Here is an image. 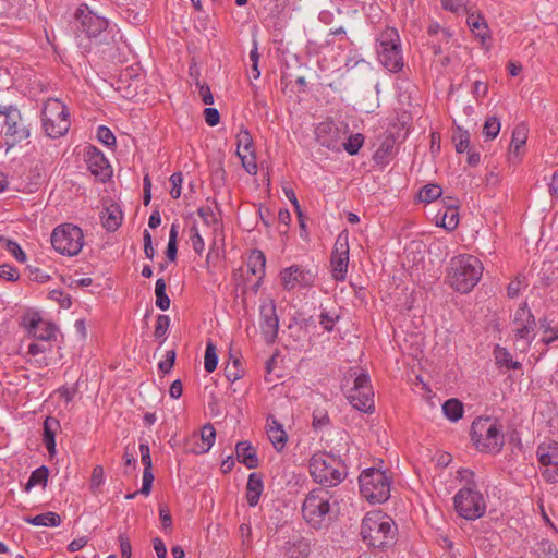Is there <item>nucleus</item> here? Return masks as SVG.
<instances>
[{
    "instance_id": "obj_1",
    "label": "nucleus",
    "mask_w": 558,
    "mask_h": 558,
    "mask_svg": "<svg viewBox=\"0 0 558 558\" xmlns=\"http://www.w3.org/2000/svg\"><path fill=\"white\" fill-rule=\"evenodd\" d=\"M360 534L368 546L386 549L396 544L398 529L389 515L381 511H372L362 520Z\"/></svg>"
},
{
    "instance_id": "obj_2",
    "label": "nucleus",
    "mask_w": 558,
    "mask_h": 558,
    "mask_svg": "<svg viewBox=\"0 0 558 558\" xmlns=\"http://www.w3.org/2000/svg\"><path fill=\"white\" fill-rule=\"evenodd\" d=\"M482 274V262L473 255L464 254L451 258L447 278L454 290L468 293L477 284Z\"/></svg>"
},
{
    "instance_id": "obj_3",
    "label": "nucleus",
    "mask_w": 558,
    "mask_h": 558,
    "mask_svg": "<svg viewBox=\"0 0 558 558\" xmlns=\"http://www.w3.org/2000/svg\"><path fill=\"white\" fill-rule=\"evenodd\" d=\"M310 474L313 480L326 487L339 485L347 476V465L343 461L327 452H316L310 459Z\"/></svg>"
},
{
    "instance_id": "obj_4",
    "label": "nucleus",
    "mask_w": 558,
    "mask_h": 558,
    "mask_svg": "<svg viewBox=\"0 0 558 558\" xmlns=\"http://www.w3.org/2000/svg\"><path fill=\"white\" fill-rule=\"evenodd\" d=\"M331 498L332 494L326 488H315L305 496L301 511L311 527L322 530L328 526Z\"/></svg>"
},
{
    "instance_id": "obj_5",
    "label": "nucleus",
    "mask_w": 558,
    "mask_h": 558,
    "mask_svg": "<svg viewBox=\"0 0 558 558\" xmlns=\"http://www.w3.org/2000/svg\"><path fill=\"white\" fill-rule=\"evenodd\" d=\"M471 439L481 452L497 453L502 449L504 435L490 417H477L471 426Z\"/></svg>"
},
{
    "instance_id": "obj_6",
    "label": "nucleus",
    "mask_w": 558,
    "mask_h": 558,
    "mask_svg": "<svg viewBox=\"0 0 558 558\" xmlns=\"http://www.w3.org/2000/svg\"><path fill=\"white\" fill-rule=\"evenodd\" d=\"M377 56L379 62L388 71L398 73L403 69V57L400 37L396 28L386 27L377 38Z\"/></svg>"
},
{
    "instance_id": "obj_7",
    "label": "nucleus",
    "mask_w": 558,
    "mask_h": 558,
    "mask_svg": "<svg viewBox=\"0 0 558 558\" xmlns=\"http://www.w3.org/2000/svg\"><path fill=\"white\" fill-rule=\"evenodd\" d=\"M360 492L372 504H383L390 497V477L386 472L369 468L359 476Z\"/></svg>"
},
{
    "instance_id": "obj_8",
    "label": "nucleus",
    "mask_w": 558,
    "mask_h": 558,
    "mask_svg": "<svg viewBox=\"0 0 558 558\" xmlns=\"http://www.w3.org/2000/svg\"><path fill=\"white\" fill-rule=\"evenodd\" d=\"M41 124L45 134L50 138L63 136L70 129V112L59 99H48L41 110Z\"/></svg>"
},
{
    "instance_id": "obj_9",
    "label": "nucleus",
    "mask_w": 558,
    "mask_h": 558,
    "mask_svg": "<svg viewBox=\"0 0 558 558\" xmlns=\"http://www.w3.org/2000/svg\"><path fill=\"white\" fill-rule=\"evenodd\" d=\"M0 134L10 147L29 137V129L24 124L17 107L13 105L0 106Z\"/></svg>"
},
{
    "instance_id": "obj_10",
    "label": "nucleus",
    "mask_w": 558,
    "mask_h": 558,
    "mask_svg": "<svg viewBox=\"0 0 558 558\" xmlns=\"http://www.w3.org/2000/svg\"><path fill=\"white\" fill-rule=\"evenodd\" d=\"M456 512L463 519L474 521L486 512V502L481 492L473 487L460 488L453 497Z\"/></svg>"
},
{
    "instance_id": "obj_11",
    "label": "nucleus",
    "mask_w": 558,
    "mask_h": 558,
    "mask_svg": "<svg viewBox=\"0 0 558 558\" xmlns=\"http://www.w3.org/2000/svg\"><path fill=\"white\" fill-rule=\"evenodd\" d=\"M53 248L66 256L77 255L84 245V235L81 228L72 223L58 226L51 234Z\"/></svg>"
},
{
    "instance_id": "obj_12",
    "label": "nucleus",
    "mask_w": 558,
    "mask_h": 558,
    "mask_svg": "<svg viewBox=\"0 0 558 558\" xmlns=\"http://www.w3.org/2000/svg\"><path fill=\"white\" fill-rule=\"evenodd\" d=\"M350 375L355 376V378L354 386L347 395L348 401L354 409L361 412L373 413L375 410V404L369 375L364 372L357 374L356 371Z\"/></svg>"
},
{
    "instance_id": "obj_13",
    "label": "nucleus",
    "mask_w": 558,
    "mask_h": 558,
    "mask_svg": "<svg viewBox=\"0 0 558 558\" xmlns=\"http://www.w3.org/2000/svg\"><path fill=\"white\" fill-rule=\"evenodd\" d=\"M512 332L517 341L524 342L523 350L530 347L536 336V320L525 302L514 313Z\"/></svg>"
},
{
    "instance_id": "obj_14",
    "label": "nucleus",
    "mask_w": 558,
    "mask_h": 558,
    "mask_svg": "<svg viewBox=\"0 0 558 558\" xmlns=\"http://www.w3.org/2000/svg\"><path fill=\"white\" fill-rule=\"evenodd\" d=\"M349 265V236L348 233L341 232L335 242L331 253L330 267L332 278L336 281H343Z\"/></svg>"
},
{
    "instance_id": "obj_15",
    "label": "nucleus",
    "mask_w": 558,
    "mask_h": 558,
    "mask_svg": "<svg viewBox=\"0 0 558 558\" xmlns=\"http://www.w3.org/2000/svg\"><path fill=\"white\" fill-rule=\"evenodd\" d=\"M76 19L80 22L81 31L89 38L100 36L109 26L108 19L93 11L85 3L78 7Z\"/></svg>"
},
{
    "instance_id": "obj_16",
    "label": "nucleus",
    "mask_w": 558,
    "mask_h": 558,
    "mask_svg": "<svg viewBox=\"0 0 558 558\" xmlns=\"http://www.w3.org/2000/svg\"><path fill=\"white\" fill-rule=\"evenodd\" d=\"M316 279V271L301 265H291L281 270L280 280L284 290L291 291L296 287H312Z\"/></svg>"
},
{
    "instance_id": "obj_17",
    "label": "nucleus",
    "mask_w": 558,
    "mask_h": 558,
    "mask_svg": "<svg viewBox=\"0 0 558 558\" xmlns=\"http://www.w3.org/2000/svg\"><path fill=\"white\" fill-rule=\"evenodd\" d=\"M539 463L544 466L543 477L548 483L558 482V442L541 444L536 451Z\"/></svg>"
},
{
    "instance_id": "obj_18",
    "label": "nucleus",
    "mask_w": 558,
    "mask_h": 558,
    "mask_svg": "<svg viewBox=\"0 0 558 558\" xmlns=\"http://www.w3.org/2000/svg\"><path fill=\"white\" fill-rule=\"evenodd\" d=\"M22 325L27 333L38 341L49 342L56 338L54 324L43 319L38 313L24 316Z\"/></svg>"
},
{
    "instance_id": "obj_19",
    "label": "nucleus",
    "mask_w": 558,
    "mask_h": 558,
    "mask_svg": "<svg viewBox=\"0 0 558 558\" xmlns=\"http://www.w3.org/2000/svg\"><path fill=\"white\" fill-rule=\"evenodd\" d=\"M260 330L266 342L271 343L276 340L279 329V318L276 312V305L272 300L265 302L259 307Z\"/></svg>"
},
{
    "instance_id": "obj_20",
    "label": "nucleus",
    "mask_w": 558,
    "mask_h": 558,
    "mask_svg": "<svg viewBox=\"0 0 558 558\" xmlns=\"http://www.w3.org/2000/svg\"><path fill=\"white\" fill-rule=\"evenodd\" d=\"M216 430L211 424H206L201 429L199 437L194 435L185 444V450L196 454L206 453L214 446Z\"/></svg>"
},
{
    "instance_id": "obj_21",
    "label": "nucleus",
    "mask_w": 558,
    "mask_h": 558,
    "mask_svg": "<svg viewBox=\"0 0 558 558\" xmlns=\"http://www.w3.org/2000/svg\"><path fill=\"white\" fill-rule=\"evenodd\" d=\"M287 558H308L311 555V541L301 534H294L282 547Z\"/></svg>"
},
{
    "instance_id": "obj_22",
    "label": "nucleus",
    "mask_w": 558,
    "mask_h": 558,
    "mask_svg": "<svg viewBox=\"0 0 558 558\" xmlns=\"http://www.w3.org/2000/svg\"><path fill=\"white\" fill-rule=\"evenodd\" d=\"M87 167L90 170V172L99 177L100 180H105L110 177L111 169L108 160L104 156V154L99 150H97L95 147L89 148L87 154Z\"/></svg>"
},
{
    "instance_id": "obj_23",
    "label": "nucleus",
    "mask_w": 558,
    "mask_h": 558,
    "mask_svg": "<svg viewBox=\"0 0 558 558\" xmlns=\"http://www.w3.org/2000/svg\"><path fill=\"white\" fill-rule=\"evenodd\" d=\"M267 435L277 451H281L286 447L288 435L282 425L272 415L267 417Z\"/></svg>"
},
{
    "instance_id": "obj_24",
    "label": "nucleus",
    "mask_w": 558,
    "mask_h": 558,
    "mask_svg": "<svg viewBox=\"0 0 558 558\" xmlns=\"http://www.w3.org/2000/svg\"><path fill=\"white\" fill-rule=\"evenodd\" d=\"M43 442L50 456L56 454V434L60 429V422L52 416H47L43 426Z\"/></svg>"
},
{
    "instance_id": "obj_25",
    "label": "nucleus",
    "mask_w": 558,
    "mask_h": 558,
    "mask_svg": "<svg viewBox=\"0 0 558 558\" xmlns=\"http://www.w3.org/2000/svg\"><path fill=\"white\" fill-rule=\"evenodd\" d=\"M235 453L238 461L243 463L248 469L258 466V458L256 449L247 440L239 441L235 446Z\"/></svg>"
},
{
    "instance_id": "obj_26",
    "label": "nucleus",
    "mask_w": 558,
    "mask_h": 558,
    "mask_svg": "<svg viewBox=\"0 0 558 558\" xmlns=\"http://www.w3.org/2000/svg\"><path fill=\"white\" fill-rule=\"evenodd\" d=\"M123 213L118 204H111L105 208L101 216L104 228L109 231H116L122 223Z\"/></svg>"
},
{
    "instance_id": "obj_27",
    "label": "nucleus",
    "mask_w": 558,
    "mask_h": 558,
    "mask_svg": "<svg viewBox=\"0 0 558 558\" xmlns=\"http://www.w3.org/2000/svg\"><path fill=\"white\" fill-rule=\"evenodd\" d=\"M132 70H125L123 74H121V78L118 82L117 89L123 92V97L132 99L136 97V89L138 87V83L141 81V76L138 74L133 75Z\"/></svg>"
},
{
    "instance_id": "obj_28",
    "label": "nucleus",
    "mask_w": 558,
    "mask_h": 558,
    "mask_svg": "<svg viewBox=\"0 0 558 558\" xmlns=\"http://www.w3.org/2000/svg\"><path fill=\"white\" fill-rule=\"evenodd\" d=\"M264 490V483L262 475L258 473H251L248 475L247 484H246V499L247 504L251 507H255L260 498V495Z\"/></svg>"
},
{
    "instance_id": "obj_29",
    "label": "nucleus",
    "mask_w": 558,
    "mask_h": 558,
    "mask_svg": "<svg viewBox=\"0 0 558 558\" xmlns=\"http://www.w3.org/2000/svg\"><path fill=\"white\" fill-rule=\"evenodd\" d=\"M337 132H338V129L336 128L333 122L326 121V122L319 123V125L316 129V135H317V140H318L319 144L329 149H337L338 148L337 141L327 137L328 134L337 133Z\"/></svg>"
},
{
    "instance_id": "obj_30",
    "label": "nucleus",
    "mask_w": 558,
    "mask_h": 558,
    "mask_svg": "<svg viewBox=\"0 0 558 558\" xmlns=\"http://www.w3.org/2000/svg\"><path fill=\"white\" fill-rule=\"evenodd\" d=\"M265 267H266L265 254L259 250L252 251L248 256V259H247L248 270L253 275L258 276L259 279H262L265 275Z\"/></svg>"
},
{
    "instance_id": "obj_31",
    "label": "nucleus",
    "mask_w": 558,
    "mask_h": 558,
    "mask_svg": "<svg viewBox=\"0 0 558 558\" xmlns=\"http://www.w3.org/2000/svg\"><path fill=\"white\" fill-rule=\"evenodd\" d=\"M27 523L35 526H59L61 524V518L56 512H45L35 517H27L24 519Z\"/></svg>"
},
{
    "instance_id": "obj_32",
    "label": "nucleus",
    "mask_w": 558,
    "mask_h": 558,
    "mask_svg": "<svg viewBox=\"0 0 558 558\" xmlns=\"http://www.w3.org/2000/svg\"><path fill=\"white\" fill-rule=\"evenodd\" d=\"M468 25L473 34L482 40L489 37L488 26L482 15H475L474 13L470 14L468 16Z\"/></svg>"
},
{
    "instance_id": "obj_33",
    "label": "nucleus",
    "mask_w": 558,
    "mask_h": 558,
    "mask_svg": "<svg viewBox=\"0 0 558 558\" xmlns=\"http://www.w3.org/2000/svg\"><path fill=\"white\" fill-rule=\"evenodd\" d=\"M496 363L500 366H505L507 369H520L522 364L518 361H513L512 355L506 348L496 345L494 350Z\"/></svg>"
},
{
    "instance_id": "obj_34",
    "label": "nucleus",
    "mask_w": 558,
    "mask_h": 558,
    "mask_svg": "<svg viewBox=\"0 0 558 558\" xmlns=\"http://www.w3.org/2000/svg\"><path fill=\"white\" fill-rule=\"evenodd\" d=\"M445 416L451 422H457L463 416V403L458 399H449L442 404Z\"/></svg>"
},
{
    "instance_id": "obj_35",
    "label": "nucleus",
    "mask_w": 558,
    "mask_h": 558,
    "mask_svg": "<svg viewBox=\"0 0 558 558\" xmlns=\"http://www.w3.org/2000/svg\"><path fill=\"white\" fill-rule=\"evenodd\" d=\"M459 223V213L458 206L453 204L452 199L448 204L446 210L441 216V227L445 229L452 231L458 227Z\"/></svg>"
},
{
    "instance_id": "obj_36",
    "label": "nucleus",
    "mask_w": 558,
    "mask_h": 558,
    "mask_svg": "<svg viewBox=\"0 0 558 558\" xmlns=\"http://www.w3.org/2000/svg\"><path fill=\"white\" fill-rule=\"evenodd\" d=\"M527 140V130L523 125L514 128L510 143V155L519 156L520 148H522Z\"/></svg>"
},
{
    "instance_id": "obj_37",
    "label": "nucleus",
    "mask_w": 558,
    "mask_h": 558,
    "mask_svg": "<svg viewBox=\"0 0 558 558\" xmlns=\"http://www.w3.org/2000/svg\"><path fill=\"white\" fill-rule=\"evenodd\" d=\"M49 470L47 466L41 465L35 469L26 483L25 490L28 492L34 486L45 487L48 482Z\"/></svg>"
},
{
    "instance_id": "obj_38",
    "label": "nucleus",
    "mask_w": 558,
    "mask_h": 558,
    "mask_svg": "<svg viewBox=\"0 0 558 558\" xmlns=\"http://www.w3.org/2000/svg\"><path fill=\"white\" fill-rule=\"evenodd\" d=\"M170 317L168 315L160 314L157 317L154 337L159 342V347H161L167 340V332L170 327Z\"/></svg>"
},
{
    "instance_id": "obj_39",
    "label": "nucleus",
    "mask_w": 558,
    "mask_h": 558,
    "mask_svg": "<svg viewBox=\"0 0 558 558\" xmlns=\"http://www.w3.org/2000/svg\"><path fill=\"white\" fill-rule=\"evenodd\" d=\"M0 243H2L3 248H5V251L9 252L17 262L25 263L27 260L25 252L17 242L0 236Z\"/></svg>"
},
{
    "instance_id": "obj_40",
    "label": "nucleus",
    "mask_w": 558,
    "mask_h": 558,
    "mask_svg": "<svg viewBox=\"0 0 558 558\" xmlns=\"http://www.w3.org/2000/svg\"><path fill=\"white\" fill-rule=\"evenodd\" d=\"M452 142L458 154L468 151L470 149V133L458 128L452 134Z\"/></svg>"
},
{
    "instance_id": "obj_41",
    "label": "nucleus",
    "mask_w": 558,
    "mask_h": 558,
    "mask_svg": "<svg viewBox=\"0 0 558 558\" xmlns=\"http://www.w3.org/2000/svg\"><path fill=\"white\" fill-rule=\"evenodd\" d=\"M218 364L216 345L211 340L207 341L204 356V367L206 372L213 373Z\"/></svg>"
},
{
    "instance_id": "obj_42",
    "label": "nucleus",
    "mask_w": 558,
    "mask_h": 558,
    "mask_svg": "<svg viewBox=\"0 0 558 558\" xmlns=\"http://www.w3.org/2000/svg\"><path fill=\"white\" fill-rule=\"evenodd\" d=\"M156 293V306L161 311H166L170 307V298L166 293V282L162 278L156 281L155 286Z\"/></svg>"
},
{
    "instance_id": "obj_43",
    "label": "nucleus",
    "mask_w": 558,
    "mask_h": 558,
    "mask_svg": "<svg viewBox=\"0 0 558 558\" xmlns=\"http://www.w3.org/2000/svg\"><path fill=\"white\" fill-rule=\"evenodd\" d=\"M236 153L242 148L251 157H254L253 137L248 130H241L236 135Z\"/></svg>"
},
{
    "instance_id": "obj_44",
    "label": "nucleus",
    "mask_w": 558,
    "mask_h": 558,
    "mask_svg": "<svg viewBox=\"0 0 558 558\" xmlns=\"http://www.w3.org/2000/svg\"><path fill=\"white\" fill-rule=\"evenodd\" d=\"M442 190L438 184H427L418 192L421 202L430 203L441 196Z\"/></svg>"
},
{
    "instance_id": "obj_45",
    "label": "nucleus",
    "mask_w": 558,
    "mask_h": 558,
    "mask_svg": "<svg viewBox=\"0 0 558 558\" xmlns=\"http://www.w3.org/2000/svg\"><path fill=\"white\" fill-rule=\"evenodd\" d=\"M364 143V136L361 133H356L350 135L345 143H343V148L349 155H356Z\"/></svg>"
},
{
    "instance_id": "obj_46",
    "label": "nucleus",
    "mask_w": 558,
    "mask_h": 558,
    "mask_svg": "<svg viewBox=\"0 0 558 558\" xmlns=\"http://www.w3.org/2000/svg\"><path fill=\"white\" fill-rule=\"evenodd\" d=\"M330 424V418L325 409H315L313 411L312 426L315 430H320Z\"/></svg>"
},
{
    "instance_id": "obj_47",
    "label": "nucleus",
    "mask_w": 558,
    "mask_h": 558,
    "mask_svg": "<svg viewBox=\"0 0 558 558\" xmlns=\"http://www.w3.org/2000/svg\"><path fill=\"white\" fill-rule=\"evenodd\" d=\"M500 131V122L496 117H489L483 128V134L485 135L486 140H494L497 137Z\"/></svg>"
},
{
    "instance_id": "obj_48",
    "label": "nucleus",
    "mask_w": 558,
    "mask_h": 558,
    "mask_svg": "<svg viewBox=\"0 0 558 558\" xmlns=\"http://www.w3.org/2000/svg\"><path fill=\"white\" fill-rule=\"evenodd\" d=\"M243 375V368L239 359H234L232 364H228L225 367V376L230 383H234Z\"/></svg>"
},
{
    "instance_id": "obj_49",
    "label": "nucleus",
    "mask_w": 558,
    "mask_h": 558,
    "mask_svg": "<svg viewBox=\"0 0 558 558\" xmlns=\"http://www.w3.org/2000/svg\"><path fill=\"white\" fill-rule=\"evenodd\" d=\"M174 366V350H169L166 357L158 363V373L161 376L169 374Z\"/></svg>"
},
{
    "instance_id": "obj_50",
    "label": "nucleus",
    "mask_w": 558,
    "mask_h": 558,
    "mask_svg": "<svg viewBox=\"0 0 558 558\" xmlns=\"http://www.w3.org/2000/svg\"><path fill=\"white\" fill-rule=\"evenodd\" d=\"M97 138L108 147L116 144V136L113 135L112 131L105 125L98 126Z\"/></svg>"
},
{
    "instance_id": "obj_51",
    "label": "nucleus",
    "mask_w": 558,
    "mask_h": 558,
    "mask_svg": "<svg viewBox=\"0 0 558 558\" xmlns=\"http://www.w3.org/2000/svg\"><path fill=\"white\" fill-rule=\"evenodd\" d=\"M0 278L7 281H17L20 278L17 269L9 264L0 265Z\"/></svg>"
},
{
    "instance_id": "obj_52",
    "label": "nucleus",
    "mask_w": 558,
    "mask_h": 558,
    "mask_svg": "<svg viewBox=\"0 0 558 558\" xmlns=\"http://www.w3.org/2000/svg\"><path fill=\"white\" fill-rule=\"evenodd\" d=\"M392 150H393V140L387 137V138H385L383 141V143L380 144V146L376 150L375 158L384 159V158H386L388 156H391L392 155Z\"/></svg>"
},
{
    "instance_id": "obj_53",
    "label": "nucleus",
    "mask_w": 558,
    "mask_h": 558,
    "mask_svg": "<svg viewBox=\"0 0 558 558\" xmlns=\"http://www.w3.org/2000/svg\"><path fill=\"white\" fill-rule=\"evenodd\" d=\"M123 461L125 464V472L128 473L129 470H134L136 468V452H135V446L133 445L132 448L128 446L124 450L123 454Z\"/></svg>"
},
{
    "instance_id": "obj_54",
    "label": "nucleus",
    "mask_w": 558,
    "mask_h": 558,
    "mask_svg": "<svg viewBox=\"0 0 558 558\" xmlns=\"http://www.w3.org/2000/svg\"><path fill=\"white\" fill-rule=\"evenodd\" d=\"M105 482L104 477V468L101 465H96L93 469V473L90 476V488L96 489L101 486Z\"/></svg>"
},
{
    "instance_id": "obj_55",
    "label": "nucleus",
    "mask_w": 558,
    "mask_h": 558,
    "mask_svg": "<svg viewBox=\"0 0 558 558\" xmlns=\"http://www.w3.org/2000/svg\"><path fill=\"white\" fill-rule=\"evenodd\" d=\"M190 233H191L190 241H191L192 247L194 248V251L196 253H198V254L202 253L204 250V241H203L202 236L198 234V231L194 226L191 227Z\"/></svg>"
},
{
    "instance_id": "obj_56",
    "label": "nucleus",
    "mask_w": 558,
    "mask_h": 558,
    "mask_svg": "<svg viewBox=\"0 0 558 558\" xmlns=\"http://www.w3.org/2000/svg\"><path fill=\"white\" fill-rule=\"evenodd\" d=\"M51 347L48 342H32L28 345L27 353L32 356H38L50 350Z\"/></svg>"
},
{
    "instance_id": "obj_57",
    "label": "nucleus",
    "mask_w": 558,
    "mask_h": 558,
    "mask_svg": "<svg viewBox=\"0 0 558 558\" xmlns=\"http://www.w3.org/2000/svg\"><path fill=\"white\" fill-rule=\"evenodd\" d=\"M138 449L141 452V460H142V463L144 464V468L151 469L153 464H151L150 449H149L148 442L141 441Z\"/></svg>"
},
{
    "instance_id": "obj_58",
    "label": "nucleus",
    "mask_w": 558,
    "mask_h": 558,
    "mask_svg": "<svg viewBox=\"0 0 558 558\" xmlns=\"http://www.w3.org/2000/svg\"><path fill=\"white\" fill-rule=\"evenodd\" d=\"M153 481H154V474L151 472V469L144 468L141 494L146 495V496L149 495V493L151 490Z\"/></svg>"
},
{
    "instance_id": "obj_59",
    "label": "nucleus",
    "mask_w": 558,
    "mask_h": 558,
    "mask_svg": "<svg viewBox=\"0 0 558 558\" xmlns=\"http://www.w3.org/2000/svg\"><path fill=\"white\" fill-rule=\"evenodd\" d=\"M159 518L163 530L171 529L172 515L170 509L167 506H159Z\"/></svg>"
},
{
    "instance_id": "obj_60",
    "label": "nucleus",
    "mask_w": 558,
    "mask_h": 558,
    "mask_svg": "<svg viewBox=\"0 0 558 558\" xmlns=\"http://www.w3.org/2000/svg\"><path fill=\"white\" fill-rule=\"evenodd\" d=\"M441 5L445 10L458 13L465 8V0H441Z\"/></svg>"
},
{
    "instance_id": "obj_61",
    "label": "nucleus",
    "mask_w": 558,
    "mask_h": 558,
    "mask_svg": "<svg viewBox=\"0 0 558 558\" xmlns=\"http://www.w3.org/2000/svg\"><path fill=\"white\" fill-rule=\"evenodd\" d=\"M338 316H332L328 312L323 311L319 315V324L326 331H331Z\"/></svg>"
},
{
    "instance_id": "obj_62",
    "label": "nucleus",
    "mask_w": 558,
    "mask_h": 558,
    "mask_svg": "<svg viewBox=\"0 0 558 558\" xmlns=\"http://www.w3.org/2000/svg\"><path fill=\"white\" fill-rule=\"evenodd\" d=\"M204 118L209 126H215L220 121V113L216 108H206L204 110Z\"/></svg>"
},
{
    "instance_id": "obj_63",
    "label": "nucleus",
    "mask_w": 558,
    "mask_h": 558,
    "mask_svg": "<svg viewBox=\"0 0 558 558\" xmlns=\"http://www.w3.org/2000/svg\"><path fill=\"white\" fill-rule=\"evenodd\" d=\"M120 550L122 558H131L132 556V546L126 535H119Z\"/></svg>"
},
{
    "instance_id": "obj_64",
    "label": "nucleus",
    "mask_w": 558,
    "mask_h": 558,
    "mask_svg": "<svg viewBox=\"0 0 558 558\" xmlns=\"http://www.w3.org/2000/svg\"><path fill=\"white\" fill-rule=\"evenodd\" d=\"M154 550L157 555V558H167V547L161 538L155 537L153 539Z\"/></svg>"
}]
</instances>
